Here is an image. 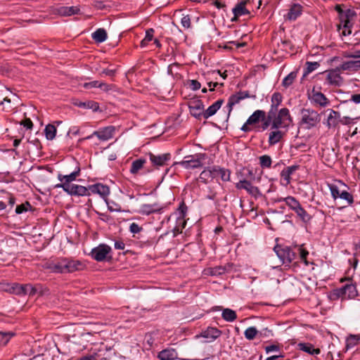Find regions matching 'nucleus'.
Masks as SVG:
<instances>
[{"mask_svg":"<svg viewBox=\"0 0 360 360\" xmlns=\"http://www.w3.org/2000/svg\"><path fill=\"white\" fill-rule=\"evenodd\" d=\"M246 98H255L256 96L252 95L250 96L248 91H238L235 94L231 95L228 101L227 107L229 108V112L232 110L233 107L238 103L240 101Z\"/></svg>","mask_w":360,"mask_h":360,"instance_id":"12","label":"nucleus"},{"mask_svg":"<svg viewBox=\"0 0 360 360\" xmlns=\"http://www.w3.org/2000/svg\"><path fill=\"white\" fill-rule=\"evenodd\" d=\"M57 132L56 127L53 124H49L45 127L44 134L46 139L53 140L56 137Z\"/></svg>","mask_w":360,"mask_h":360,"instance_id":"38","label":"nucleus"},{"mask_svg":"<svg viewBox=\"0 0 360 360\" xmlns=\"http://www.w3.org/2000/svg\"><path fill=\"white\" fill-rule=\"evenodd\" d=\"M5 290L13 294L22 295L23 290L22 285H20L18 283H12L7 285Z\"/></svg>","mask_w":360,"mask_h":360,"instance_id":"37","label":"nucleus"},{"mask_svg":"<svg viewBox=\"0 0 360 360\" xmlns=\"http://www.w3.org/2000/svg\"><path fill=\"white\" fill-rule=\"evenodd\" d=\"M325 112L327 113V117L323 122L324 124H326L328 129L337 127L340 120V112L333 109H327Z\"/></svg>","mask_w":360,"mask_h":360,"instance_id":"10","label":"nucleus"},{"mask_svg":"<svg viewBox=\"0 0 360 360\" xmlns=\"http://www.w3.org/2000/svg\"><path fill=\"white\" fill-rule=\"evenodd\" d=\"M297 348L311 355H318L321 353L319 348H314V346L309 342H300L297 344Z\"/></svg>","mask_w":360,"mask_h":360,"instance_id":"24","label":"nucleus"},{"mask_svg":"<svg viewBox=\"0 0 360 360\" xmlns=\"http://www.w3.org/2000/svg\"><path fill=\"white\" fill-rule=\"evenodd\" d=\"M309 98L312 103L320 107H326L330 104L329 100L323 94L314 89L309 94Z\"/></svg>","mask_w":360,"mask_h":360,"instance_id":"13","label":"nucleus"},{"mask_svg":"<svg viewBox=\"0 0 360 360\" xmlns=\"http://www.w3.org/2000/svg\"><path fill=\"white\" fill-rule=\"evenodd\" d=\"M146 163V160L145 158H139L134 160L131 164L129 169V172L133 175H137L139 172L143 169L144 165Z\"/></svg>","mask_w":360,"mask_h":360,"instance_id":"23","label":"nucleus"},{"mask_svg":"<svg viewBox=\"0 0 360 360\" xmlns=\"http://www.w3.org/2000/svg\"><path fill=\"white\" fill-rule=\"evenodd\" d=\"M340 199L345 200L348 205H352L354 202L353 195L345 190L341 191Z\"/></svg>","mask_w":360,"mask_h":360,"instance_id":"52","label":"nucleus"},{"mask_svg":"<svg viewBox=\"0 0 360 360\" xmlns=\"http://www.w3.org/2000/svg\"><path fill=\"white\" fill-rule=\"evenodd\" d=\"M339 68L343 71L355 72L360 70V60L345 61L340 65Z\"/></svg>","mask_w":360,"mask_h":360,"instance_id":"21","label":"nucleus"},{"mask_svg":"<svg viewBox=\"0 0 360 360\" xmlns=\"http://www.w3.org/2000/svg\"><path fill=\"white\" fill-rule=\"evenodd\" d=\"M11 103V100L6 97L0 103V108L1 107L4 110L10 111L12 109Z\"/></svg>","mask_w":360,"mask_h":360,"instance_id":"58","label":"nucleus"},{"mask_svg":"<svg viewBox=\"0 0 360 360\" xmlns=\"http://www.w3.org/2000/svg\"><path fill=\"white\" fill-rule=\"evenodd\" d=\"M283 201L292 210H294L298 205H300V202L292 196H288L283 199Z\"/></svg>","mask_w":360,"mask_h":360,"instance_id":"44","label":"nucleus"},{"mask_svg":"<svg viewBox=\"0 0 360 360\" xmlns=\"http://www.w3.org/2000/svg\"><path fill=\"white\" fill-rule=\"evenodd\" d=\"M273 335L272 331L267 328H262L259 330L258 337L259 338H269Z\"/></svg>","mask_w":360,"mask_h":360,"instance_id":"60","label":"nucleus"},{"mask_svg":"<svg viewBox=\"0 0 360 360\" xmlns=\"http://www.w3.org/2000/svg\"><path fill=\"white\" fill-rule=\"evenodd\" d=\"M148 157L152 165L156 169L167 165V162L171 160V155L168 153L157 155L149 153Z\"/></svg>","mask_w":360,"mask_h":360,"instance_id":"9","label":"nucleus"},{"mask_svg":"<svg viewBox=\"0 0 360 360\" xmlns=\"http://www.w3.org/2000/svg\"><path fill=\"white\" fill-rule=\"evenodd\" d=\"M84 87L86 89H91V88H100L105 91H107L108 85L105 83L99 82L98 81H93L91 82H87L84 84Z\"/></svg>","mask_w":360,"mask_h":360,"instance_id":"41","label":"nucleus"},{"mask_svg":"<svg viewBox=\"0 0 360 360\" xmlns=\"http://www.w3.org/2000/svg\"><path fill=\"white\" fill-rule=\"evenodd\" d=\"M63 259L58 262H52L47 264L46 268L53 273L65 274Z\"/></svg>","mask_w":360,"mask_h":360,"instance_id":"27","label":"nucleus"},{"mask_svg":"<svg viewBox=\"0 0 360 360\" xmlns=\"http://www.w3.org/2000/svg\"><path fill=\"white\" fill-rule=\"evenodd\" d=\"M162 210V207L158 203L143 204L140 206L139 212L143 214L149 215L152 213L159 212Z\"/></svg>","mask_w":360,"mask_h":360,"instance_id":"20","label":"nucleus"},{"mask_svg":"<svg viewBox=\"0 0 360 360\" xmlns=\"http://www.w3.org/2000/svg\"><path fill=\"white\" fill-rule=\"evenodd\" d=\"M298 251H299V254H300V261L304 262V264L306 266H307L309 264V262L307 259V257L309 255V252L307 250H304L302 248V245H301L298 248Z\"/></svg>","mask_w":360,"mask_h":360,"instance_id":"55","label":"nucleus"},{"mask_svg":"<svg viewBox=\"0 0 360 360\" xmlns=\"http://www.w3.org/2000/svg\"><path fill=\"white\" fill-rule=\"evenodd\" d=\"M296 77L297 72H291L285 77H284L282 82V85L285 88L289 87L293 83Z\"/></svg>","mask_w":360,"mask_h":360,"instance_id":"45","label":"nucleus"},{"mask_svg":"<svg viewBox=\"0 0 360 360\" xmlns=\"http://www.w3.org/2000/svg\"><path fill=\"white\" fill-rule=\"evenodd\" d=\"M282 100H283V96L281 93L275 92L272 94L271 108L269 111V114L276 115V112L278 110V107L281 103Z\"/></svg>","mask_w":360,"mask_h":360,"instance_id":"25","label":"nucleus"},{"mask_svg":"<svg viewBox=\"0 0 360 360\" xmlns=\"http://www.w3.org/2000/svg\"><path fill=\"white\" fill-rule=\"evenodd\" d=\"M222 332L217 328L208 327L205 330L202 331L201 337L207 339V342H212L217 339Z\"/></svg>","mask_w":360,"mask_h":360,"instance_id":"15","label":"nucleus"},{"mask_svg":"<svg viewBox=\"0 0 360 360\" xmlns=\"http://www.w3.org/2000/svg\"><path fill=\"white\" fill-rule=\"evenodd\" d=\"M13 333L11 332H1L0 331V344L5 345L13 336Z\"/></svg>","mask_w":360,"mask_h":360,"instance_id":"54","label":"nucleus"},{"mask_svg":"<svg viewBox=\"0 0 360 360\" xmlns=\"http://www.w3.org/2000/svg\"><path fill=\"white\" fill-rule=\"evenodd\" d=\"M330 299L335 300V299H346L345 295L344 292L343 286L340 288L335 289L330 294Z\"/></svg>","mask_w":360,"mask_h":360,"instance_id":"50","label":"nucleus"},{"mask_svg":"<svg viewBox=\"0 0 360 360\" xmlns=\"http://www.w3.org/2000/svg\"><path fill=\"white\" fill-rule=\"evenodd\" d=\"M340 72L341 70L339 67L335 69L326 71V79L328 84L333 86H340L342 83V78L340 76Z\"/></svg>","mask_w":360,"mask_h":360,"instance_id":"11","label":"nucleus"},{"mask_svg":"<svg viewBox=\"0 0 360 360\" xmlns=\"http://www.w3.org/2000/svg\"><path fill=\"white\" fill-rule=\"evenodd\" d=\"M204 159V154L188 155L184 158V160L176 162V164L181 165L182 167L186 169H196L202 167V161Z\"/></svg>","mask_w":360,"mask_h":360,"instance_id":"6","label":"nucleus"},{"mask_svg":"<svg viewBox=\"0 0 360 360\" xmlns=\"http://www.w3.org/2000/svg\"><path fill=\"white\" fill-rule=\"evenodd\" d=\"M111 252L112 248L109 245L102 243L93 248L90 255L97 262H103L111 258V256H109Z\"/></svg>","mask_w":360,"mask_h":360,"instance_id":"5","label":"nucleus"},{"mask_svg":"<svg viewBox=\"0 0 360 360\" xmlns=\"http://www.w3.org/2000/svg\"><path fill=\"white\" fill-rule=\"evenodd\" d=\"M298 167L296 165L288 167L281 172V177L285 181V184L288 185L290 183L291 175L297 169Z\"/></svg>","mask_w":360,"mask_h":360,"instance_id":"33","label":"nucleus"},{"mask_svg":"<svg viewBox=\"0 0 360 360\" xmlns=\"http://www.w3.org/2000/svg\"><path fill=\"white\" fill-rule=\"evenodd\" d=\"M56 188H61L70 195L85 196L89 195L88 189L83 186L77 184L56 185Z\"/></svg>","mask_w":360,"mask_h":360,"instance_id":"8","label":"nucleus"},{"mask_svg":"<svg viewBox=\"0 0 360 360\" xmlns=\"http://www.w3.org/2000/svg\"><path fill=\"white\" fill-rule=\"evenodd\" d=\"M142 228L136 223H131L129 226V231L131 233L136 234L141 231Z\"/></svg>","mask_w":360,"mask_h":360,"instance_id":"64","label":"nucleus"},{"mask_svg":"<svg viewBox=\"0 0 360 360\" xmlns=\"http://www.w3.org/2000/svg\"><path fill=\"white\" fill-rule=\"evenodd\" d=\"M259 330L255 326L248 327L244 332L245 338L248 340H252L258 336Z\"/></svg>","mask_w":360,"mask_h":360,"instance_id":"40","label":"nucleus"},{"mask_svg":"<svg viewBox=\"0 0 360 360\" xmlns=\"http://www.w3.org/2000/svg\"><path fill=\"white\" fill-rule=\"evenodd\" d=\"M208 169L210 171V178L211 180L213 179H215L219 176V172L218 169H219V167L218 166H213V167H208Z\"/></svg>","mask_w":360,"mask_h":360,"instance_id":"63","label":"nucleus"},{"mask_svg":"<svg viewBox=\"0 0 360 360\" xmlns=\"http://www.w3.org/2000/svg\"><path fill=\"white\" fill-rule=\"evenodd\" d=\"M154 30L150 28L146 30L144 39L141 41V46L145 47L148 45V42L152 41L153 37Z\"/></svg>","mask_w":360,"mask_h":360,"instance_id":"48","label":"nucleus"},{"mask_svg":"<svg viewBox=\"0 0 360 360\" xmlns=\"http://www.w3.org/2000/svg\"><path fill=\"white\" fill-rule=\"evenodd\" d=\"M210 171L207 167L205 169L199 176V180L205 184L207 183L209 181H211L210 178Z\"/></svg>","mask_w":360,"mask_h":360,"instance_id":"56","label":"nucleus"},{"mask_svg":"<svg viewBox=\"0 0 360 360\" xmlns=\"http://www.w3.org/2000/svg\"><path fill=\"white\" fill-rule=\"evenodd\" d=\"M297 217L304 222H307L311 219L310 215L307 213V212L302 207L301 205H298L293 210Z\"/></svg>","mask_w":360,"mask_h":360,"instance_id":"36","label":"nucleus"},{"mask_svg":"<svg viewBox=\"0 0 360 360\" xmlns=\"http://www.w3.org/2000/svg\"><path fill=\"white\" fill-rule=\"evenodd\" d=\"M275 116V114H269V112H268L267 117L264 118V120H262L263 122L262 123V129L265 130L272 123L273 117Z\"/></svg>","mask_w":360,"mask_h":360,"instance_id":"57","label":"nucleus"},{"mask_svg":"<svg viewBox=\"0 0 360 360\" xmlns=\"http://www.w3.org/2000/svg\"><path fill=\"white\" fill-rule=\"evenodd\" d=\"M89 189L92 193L98 194L103 198H105L110 194L109 187L101 184L91 185Z\"/></svg>","mask_w":360,"mask_h":360,"instance_id":"19","label":"nucleus"},{"mask_svg":"<svg viewBox=\"0 0 360 360\" xmlns=\"http://www.w3.org/2000/svg\"><path fill=\"white\" fill-rule=\"evenodd\" d=\"M335 10L339 14L340 25L347 29L352 28L354 18L356 16V12L350 8L343 10L340 5H337Z\"/></svg>","mask_w":360,"mask_h":360,"instance_id":"2","label":"nucleus"},{"mask_svg":"<svg viewBox=\"0 0 360 360\" xmlns=\"http://www.w3.org/2000/svg\"><path fill=\"white\" fill-rule=\"evenodd\" d=\"M360 340V337L356 335H351L346 340V347L347 349L356 346Z\"/></svg>","mask_w":360,"mask_h":360,"instance_id":"42","label":"nucleus"},{"mask_svg":"<svg viewBox=\"0 0 360 360\" xmlns=\"http://www.w3.org/2000/svg\"><path fill=\"white\" fill-rule=\"evenodd\" d=\"M328 188L330 191L332 198L333 200H337L338 198H340L341 195V191H343L344 190H342L338 185L336 184H328Z\"/></svg>","mask_w":360,"mask_h":360,"instance_id":"43","label":"nucleus"},{"mask_svg":"<svg viewBox=\"0 0 360 360\" xmlns=\"http://www.w3.org/2000/svg\"><path fill=\"white\" fill-rule=\"evenodd\" d=\"M274 250L283 264L289 265L295 258L296 253L288 246L276 245Z\"/></svg>","mask_w":360,"mask_h":360,"instance_id":"4","label":"nucleus"},{"mask_svg":"<svg viewBox=\"0 0 360 360\" xmlns=\"http://www.w3.org/2000/svg\"><path fill=\"white\" fill-rule=\"evenodd\" d=\"M79 174V169H78L77 171H75V172L70 173V174H67V175L58 174V179L61 183L58 184L57 185L72 184L71 182L75 181Z\"/></svg>","mask_w":360,"mask_h":360,"instance_id":"22","label":"nucleus"},{"mask_svg":"<svg viewBox=\"0 0 360 360\" xmlns=\"http://www.w3.org/2000/svg\"><path fill=\"white\" fill-rule=\"evenodd\" d=\"M28 207H30V205L29 202H26L25 204H21L20 205H18L15 208V212L16 214H22L28 210Z\"/></svg>","mask_w":360,"mask_h":360,"instance_id":"61","label":"nucleus"},{"mask_svg":"<svg viewBox=\"0 0 360 360\" xmlns=\"http://www.w3.org/2000/svg\"><path fill=\"white\" fill-rule=\"evenodd\" d=\"M292 119L290 115L289 110L286 108H281L278 115L273 117L271 129H279L287 127L291 123Z\"/></svg>","mask_w":360,"mask_h":360,"instance_id":"3","label":"nucleus"},{"mask_svg":"<svg viewBox=\"0 0 360 360\" xmlns=\"http://www.w3.org/2000/svg\"><path fill=\"white\" fill-rule=\"evenodd\" d=\"M302 12V6L299 4H294L291 6L287 15V18L290 20H296Z\"/></svg>","mask_w":360,"mask_h":360,"instance_id":"29","label":"nucleus"},{"mask_svg":"<svg viewBox=\"0 0 360 360\" xmlns=\"http://www.w3.org/2000/svg\"><path fill=\"white\" fill-rule=\"evenodd\" d=\"M266 112L262 110H255L247 120L248 124H255L265 118Z\"/></svg>","mask_w":360,"mask_h":360,"instance_id":"31","label":"nucleus"},{"mask_svg":"<svg viewBox=\"0 0 360 360\" xmlns=\"http://www.w3.org/2000/svg\"><path fill=\"white\" fill-rule=\"evenodd\" d=\"M92 39L98 43H102L107 39V32L103 28L97 29L91 34Z\"/></svg>","mask_w":360,"mask_h":360,"instance_id":"34","label":"nucleus"},{"mask_svg":"<svg viewBox=\"0 0 360 360\" xmlns=\"http://www.w3.org/2000/svg\"><path fill=\"white\" fill-rule=\"evenodd\" d=\"M186 207L184 206H180L179 208V217H177L178 223L181 224V228L184 229L186 226V221H184V217L186 215Z\"/></svg>","mask_w":360,"mask_h":360,"instance_id":"47","label":"nucleus"},{"mask_svg":"<svg viewBox=\"0 0 360 360\" xmlns=\"http://www.w3.org/2000/svg\"><path fill=\"white\" fill-rule=\"evenodd\" d=\"M65 264V273H72L75 271L82 270L83 269V264L78 260L69 259L67 258L63 259Z\"/></svg>","mask_w":360,"mask_h":360,"instance_id":"16","label":"nucleus"},{"mask_svg":"<svg viewBox=\"0 0 360 360\" xmlns=\"http://www.w3.org/2000/svg\"><path fill=\"white\" fill-rule=\"evenodd\" d=\"M158 356L160 360H174L178 358V354L174 349L169 348L159 352Z\"/></svg>","mask_w":360,"mask_h":360,"instance_id":"26","label":"nucleus"},{"mask_svg":"<svg viewBox=\"0 0 360 360\" xmlns=\"http://www.w3.org/2000/svg\"><path fill=\"white\" fill-rule=\"evenodd\" d=\"M221 317L227 322H233L237 319V314L233 309L225 308L222 309Z\"/></svg>","mask_w":360,"mask_h":360,"instance_id":"35","label":"nucleus"},{"mask_svg":"<svg viewBox=\"0 0 360 360\" xmlns=\"http://www.w3.org/2000/svg\"><path fill=\"white\" fill-rule=\"evenodd\" d=\"M274 130L271 131L269 134V144L274 146L278 143L283 137L284 133L278 129H274Z\"/></svg>","mask_w":360,"mask_h":360,"instance_id":"30","label":"nucleus"},{"mask_svg":"<svg viewBox=\"0 0 360 360\" xmlns=\"http://www.w3.org/2000/svg\"><path fill=\"white\" fill-rule=\"evenodd\" d=\"M343 289L346 299L354 298L358 295L356 285L352 283L345 284Z\"/></svg>","mask_w":360,"mask_h":360,"instance_id":"32","label":"nucleus"},{"mask_svg":"<svg viewBox=\"0 0 360 360\" xmlns=\"http://www.w3.org/2000/svg\"><path fill=\"white\" fill-rule=\"evenodd\" d=\"M78 106L84 108L91 109L94 111H96L99 108L98 104L94 101L81 102L78 104Z\"/></svg>","mask_w":360,"mask_h":360,"instance_id":"49","label":"nucleus"},{"mask_svg":"<svg viewBox=\"0 0 360 360\" xmlns=\"http://www.w3.org/2000/svg\"><path fill=\"white\" fill-rule=\"evenodd\" d=\"M190 112L192 116L199 118L203 113L204 105L201 101H193L188 105Z\"/></svg>","mask_w":360,"mask_h":360,"instance_id":"17","label":"nucleus"},{"mask_svg":"<svg viewBox=\"0 0 360 360\" xmlns=\"http://www.w3.org/2000/svg\"><path fill=\"white\" fill-rule=\"evenodd\" d=\"M219 176H220L221 179L224 181H230L231 172L225 168L219 167L218 169Z\"/></svg>","mask_w":360,"mask_h":360,"instance_id":"53","label":"nucleus"},{"mask_svg":"<svg viewBox=\"0 0 360 360\" xmlns=\"http://www.w3.org/2000/svg\"><path fill=\"white\" fill-rule=\"evenodd\" d=\"M271 158L267 155H264L259 157V164L263 168H269L271 165Z\"/></svg>","mask_w":360,"mask_h":360,"instance_id":"51","label":"nucleus"},{"mask_svg":"<svg viewBox=\"0 0 360 360\" xmlns=\"http://www.w3.org/2000/svg\"><path fill=\"white\" fill-rule=\"evenodd\" d=\"M23 294L32 295L35 293V288L30 284L22 285Z\"/></svg>","mask_w":360,"mask_h":360,"instance_id":"59","label":"nucleus"},{"mask_svg":"<svg viewBox=\"0 0 360 360\" xmlns=\"http://www.w3.org/2000/svg\"><path fill=\"white\" fill-rule=\"evenodd\" d=\"M115 131V127L108 126V127L101 128L98 130L94 131L93 134L81 139L80 141L82 140H84V139H91L94 136H97V138L101 141H107L113 137Z\"/></svg>","mask_w":360,"mask_h":360,"instance_id":"7","label":"nucleus"},{"mask_svg":"<svg viewBox=\"0 0 360 360\" xmlns=\"http://www.w3.org/2000/svg\"><path fill=\"white\" fill-rule=\"evenodd\" d=\"M248 1V0H242L239 1L232 9V12L234 15L232 21L236 20L238 17L249 14L250 12L245 8V5L247 4Z\"/></svg>","mask_w":360,"mask_h":360,"instance_id":"18","label":"nucleus"},{"mask_svg":"<svg viewBox=\"0 0 360 360\" xmlns=\"http://www.w3.org/2000/svg\"><path fill=\"white\" fill-rule=\"evenodd\" d=\"M223 103V100H218L214 102L212 105L208 107L202 113V116L205 119H208L211 116L215 115L217 110L221 108Z\"/></svg>","mask_w":360,"mask_h":360,"instance_id":"28","label":"nucleus"},{"mask_svg":"<svg viewBox=\"0 0 360 360\" xmlns=\"http://www.w3.org/2000/svg\"><path fill=\"white\" fill-rule=\"evenodd\" d=\"M319 63L318 62H309L306 63V68L304 69L303 77H307L313 71L316 70L319 67Z\"/></svg>","mask_w":360,"mask_h":360,"instance_id":"39","label":"nucleus"},{"mask_svg":"<svg viewBox=\"0 0 360 360\" xmlns=\"http://www.w3.org/2000/svg\"><path fill=\"white\" fill-rule=\"evenodd\" d=\"M208 169L210 171V178L211 180L213 179H215L219 176V172L218 169H219V167L218 166H213V167H208Z\"/></svg>","mask_w":360,"mask_h":360,"instance_id":"62","label":"nucleus"},{"mask_svg":"<svg viewBox=\"0 0 360 360\" xmlns=\"http://www.w3.org/2000/svg\"><path fill=\"white\" fill-rule=\"evenodd\" d=\"M237 189H244L250 195L257 197L261 195L259 188L257 186H253L250 181L245 179L240 180L236 184Z\"/></svg>","mask_w":360,"mask_h":360,"instance_id":"14","label":"nucleus"},{"mask_svg":"<svg viewBox=\"0 0 360 360\" xmlns=\"http://www.w3.org/2000/svg\"><path fill=\"white\" fill-rule=\"evenodd\" d=\"M79 9L75 6L63 7L60 9V13L63 15H72L78 13Z\"/></svg>","mask_w":360,"mask_h":360,"instance_id":"46","label":"nucleus"},{"mask_svg":"<svg viewBox=\"0 0 360 360\" xmlns=\"http://www.w3.org/2000/svg\"><path fill=\"white\" fill-rule=\"evenodd\" d=\"M301 125L307 129L315 127L321 121V115L312 109H303L301 111Z\"/></svg>","mask_w":360,"mask_h":360,"instance_id":"1","label":"nucleus"}]
</instances>
